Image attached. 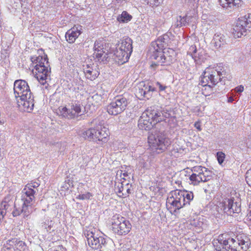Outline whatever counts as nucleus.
Wrapping results in <instances>:
<instances>
[{"instance_id": "obj_3", "label": "nucleus", "mask_w": 251, "mask_h": 251, "mask_svg": "<svg viewBox=\"0 0 251 251\" xmlns=\"http://www.w3.org/2000/svg\"><path fill=\"white\" fill-rule=\"evenodd\" d=\"M184 171L187 173L186 176L189 177L190 184L197 186L201 182H205L212 177V172L202 166H196L191 168H186Z\"/></svg>"}, {"instance_id": "obj_39", "label": "nucleus", "mask_w": 251, "mask_h": 251, "mask_svg": "<svg viewBox=\"0 0 251 251\" xmlns=\"http://www.w3.org/2000/svg\"><path fill=\"white\" fill-rule=\"evenodd\" d=\"M17 247L16 250H19L20 251H25L26 248V245L24 242L20 240V239L18 238L17 242Z\"/></svg>"}, {"instance_id": "obj_34", "label": "nucleus", "mask_w": 251, "mask_h": 251, "mask_svg": "<svg viewBox=\"0 0 251 251\" xmlns=\"http://www.w3.org/2000/svg\"><path fill=\"white\" fill-rule=\"evenodd\" d=\"M95 55L96 58L100 61L104 62L108 61V54L107 52H105V50H103L102 51H100V52H96Z\"/></svg>"}, {"instance_id": "obj_43", "label": "nucleus", "mask_w": 251, "mask_h": 251, "mask_svg": "<svg viewBox=\"0 0 251 251\" xmlns=\"http://www.w3.org/2000/svg\"><path fill=\"white\" fill-rule=\"evenodd\" d=\"M40 186V184L37 182H31L30 183L27 184L25 187H29V188L33 189L36 190V193L38 192L37 188Z\"/></svg>"}, {"instance_id": "obj_33", "label": "nucleus", "mask_w": 251, "mask_h": 251, "mask_svg": "<svg viewBox=\"0 0 251 251\" xmlns=\"http://www.w3.org/2000/svg\"><path fill=\"white\" fill-rule=\"evenodd\" d=\"M131 19V15L125 11H123L122 14L117 17V20L120 23H127L130 21Z\"/></svg>"}, {"instance_id": "obj_46", "label": "nucleus", "mask_w": 251, "mask_h": 251, "mask_svg": "<svg viewBox=\"0 0 251 251\" xmlns=\"http://www.w3.org/2000/svg\"><path fill=\"white\" fill-rule=\"evenodd\" d=\"M217 242L215 241L213 243V245L215 248V249L217 251H225V249L223 248L222 245L220 243V242L218 241V239L217 240Z\"/></svg>"}, {"instance_id": "obj_24", "label": "nucleus", "mask_w": 251, "mask_h": 251, "mask_svg": "<svg viewBox=\"0 0 251 251\" xmlns=\"http://www.w3.org/2000/svg\"><path fill=\"white\" fill-rule=\"evenodd\" d=\"M142 86V87L139 90V93L141 96H143L148 100L151 97L152 92L156 91V87H153L149 83L145 84L144 83V84Z\"/></svg>"}, {"instance_id": "obj_53", "label": "nucleus", "mask_w": 251, "mask_h": 251, "mask_svg": "<svg viewBox=\"0 0 251 251\" xmlns=\"http://www.w3.org/2000/svg\"><path fill=\"white\" fill-rule=\"evenodd\" d=\"M127 0H114L117 3H122L123 2H126Z\"/></svg>"}, {"instance_id": "obj_41", "label": "nucleus", "mask_w": 251, "mask_h": 251, "mask_svg": "<svg viewBox=\"0 0 251 251\" xmlns=\"http://www.w3.org/2000/svg\"><path fill=\"white\" fill-rule=\"evenodd\" d=\"M42 227L46 229L47 231H49L52 227V221H46V222L42 223Z\"/></svg>"}, {"instance_id": "obj_25", "label": "nucleus", "mask_w": 251, "mask_h": 251, "mask_svg": "<svg viewBox=\"0 0 251 251\" xmlns=\"http://www.w3.org/2000/svg\"><path fill=\"white\" fill-rule=\"evenodd\" d=\"M130 96L128 93L116 96L114 99L124 111L128 104L130 102Z\"/></svg>"}, {"instance_id": "obj_20", "label": "nucleus", "mask_w": 251, "mask_h": 251, "mask_svg": "<svg viewBox=\"0 0 251 251\" xmlns=\"http://www.w3.org/2000/svg\"><path fill=\"white\" fill-rule=\"evenodd\" d=\"M166 206L169 209L171 210V211H173L175 212L177 210H179L181 208V205L177 201V197L176 195H174L173 191H171L169 196L167 199Z\"/></svg>"}, {"instance_id": "obj_23", "label": "nucleus", "mask_w": 251, "mask_h": 251, "mask_svg": "<svg viewBox=\"0 0 251 251\" xmlns=\"http://www.w3.org/2000/svg\"><path fill=\"white\" fill-rule=\"evenodd\" d=\"M213 43L217 49L224 50L227 46L226 37L223 34H215L213 38Z\"/></svg>"}, {"instance_id": "obj_57", "label": "nucleus", "mask_w": 251, "mask_h": 251, "mask_svg": "<svg viewBox=\"0 0 251 251\" xmlns=\"http://www.w3.org/2000/svg\"><path fill=\"white\" fill-rule=\"evenodd\" d=\"M1 22L0 20V30H1Z\"/></svg>"}, {"instance_id": "obj_6", "label": "nucleus", "mask_w": 251, "mask_h": 251, "mask_svg": "<svg viewBox=\"0 0 251 251\" xmlns=\"http://www.w3.org/2000/svg\"><path fill=\"white\" fill-rule=\"evenodd\" d=\"M30 60L33 64H35L34 69L36 70V77L41 84H45L50 73V68L47 55L45 54L44 57L32 56Z\"/></svg>"}, {"instance_id": "obj_1", "label": "nucleus", "mask_w": 251, "mask_h": 251, "mask_svg": "<svg viewBox=\"0 0 251 251\" xmlns=\"http://www.w3.org/2000/svg\"><path fill=\"white\" fill-rule=\"evenodd\" d=\"M169 40V36L164 34L151 43L150 50L151 54V58L156 61L151 65V67L160 65H169L175 60L174 56L176 52L174 50L169 49L167 52L163 51V48L168 44Z\"/></svg>"}, {"instance_id": "obj_47", "label": "nucleus", "mask_w": 251, "mask_h": 251, "mask_svg": "<svg viewBox=\"0 0 251 251\" xmlns=\"http://www.w3.org/2000/svg\"><path fill=\"white\" fill-rule=\"evenodd\" d=\"M246 180L249 186L251 187V168L246 174Z\"/></svg>"}, {"instance_id": "obj_38", "label": "nucleus", "mask_w": 251, "mask_h": 251, "mask_svg": "<svg viewBox=\"0 0 251 251\" xmlns=\"http://www.w3.org/2000/svg\"><path fill=\"white\" fill-rule=\"evenodd\" d=\"M154 87L156 88V91L159 92L165 91V90L167 88V86L165 84H163L160 82L156 81L154 82Z\"/></svg>"}, {"instance_id": "obj_9", "label": "nucleus", "mask_w": 251, "mask_h": 251, "mask_svg": "<svg viewBox=\"0 0 251 251\" xmlns=\"http://www.w3.org/2000/svg\"><path fill=\"white\" fill-rule=\"evenodd\" d=\"M216 209L219 213L233 216L234 214L241 212V202L239 200L234 201L233 199H226L217 205Z\"/></svg>"}, {"instance_id": "obj_42", "label": "nucleus", "mask_w": 251, "mask_h": 251, "mask_svg": "<svg viewBox=\"0 0 251 251\" xmlns=\"http://www.w3.org/2000/svg\"><path fill=\"white\" fill-rule=\"evenodd\" d=\"M217 157L219 163L221 165L225 158V154L221 151H219L217 153Z\"/></svg>"}, {"instance_id": "obj_7", "label": "nucleus", "mask_w": 251, "mask_h": 251, "mask_svg": "<svg viewBox=\"0 0 251 251\" xmlns=\"http://www.w3.org/2000/svg\"><path fill=\"white\" fill-rule=\"evenodd\" d=\"M93 230H86L84 232V235L87 238L88 244L92 249L100 251H108L112 245L111 240L108 238H105L103 236L96 235Z\"/></svg>"}, {"instance_id": "obj_36", "label": "nucleus", "mask_w": 251, "mask_h": 251, "mask_svg": "<svg viewBox=\"0 0 251 251\" xmlns=\"http://www.w3.org/2000/svg\"><path fill=\"white\" fill-rule=\"evenodd\" d=\"M182 194H184V198L188 204H190V201L193 199L194 195L192 192L187 191H182Z\"/></svg>"}, {"instance_id": "obj_55", "label": "nucleus", "mask_w": 251, "mask_h": 251, "mask_svg": "<svg viewBox=\"0 0 251 251\" xmlns=\"http://www.w3.org/2000/svg\"><path fill=\"white\" fill-rule=\"evenodd\" d=\"M192 1H197V2H198L199 1V0H188V3H191L192 2Z\"/></svg>"}, {"instance_id": "obj_2", "label": "nucleus", "mask_w": 251, "mask_h": 251, "mask_svg": "<svg viewBox=\"0 0 251 251\" xmlns=\"http://www.w3.org/2000/svg\"><path fill=\"white\" fill-rule=\"evenodd\" d=\"M14 91L15 97L20 98V99L17 100L19 106L22 105L24 110L28 112L32 110L34 100L27 82L22 79L15 80L14 83Z\"/></svg>"}, {"instance_id": "obj_4", "label": "nucleus", "mask_w": 251, "mask_h": 251, "mask_svg": "<svg viewBox=\"0 0 251 251\" xmlns=\"http://www.w3.org/2000/svg\"><path fill=\"white\" fill-rule=\"evenodd\" d=\"M223 235L218 237V241L226 251H246L250 244L249 238L244 234L238 235L236 239L224 240Z\"/></svg>"}, {"instance_id": "obj_15", "label": "nucleus", "mask_w": 251, "mask_h": 251, "mask_svg": "<svg viewBox=\"0 0 251 251\" xmlns=\"http://www.w3.org/2000/svg\"><path fill=\"white\" fill-rule=\"evenodd\" d=\"M188 54L192 57L197 64H201L205 61V57L202 50L201 49L198 50L196 45H192L190 47Z\"/></svg>"}, {"instance_id": "obj_40", "label": "nucleus", "mask_w": 251, "mask_h": 251, "mask_svg": "<svg viewBox=\"0 0 251 251\" xmlns=\"http://www.w3.org/2000/svg\"><path fill=\"white\" fill-rule=\"evenodd\" d=\"M92 196L93 195L92 193L90 192H87L85 194H79L76 197V199L81 200H89Z\"/></svg>"}, {"instance_id": "obj_52", "label": "nucleus", "mask_w": 251, "mask_h": 251, "mask_svg": "<svg viewBox=\"0 0 251 251\" xmlns=\"http://www.w3.org/2000/svg\"><path fill=\"white\" fill-rule=\"evenodd\" d=\"M194 126L199 130V131H201V124H200V123L199 122H197L195 123L194 124Z\"/></svg>"}, {"instance_id": "obj_58", "label": "nucleus", "mask_w": 251, "mask_h": 251, "mask_svg": "<svg viewBox=\"0 0 251 251\" xmlns=\"http://www.w3.org/2000/svg\"><path fill=\"white\" fill-rule=\"evenodd\" d=\"M20 0L21 1H25V0Z\"/></svg>"}, {"instance_id": "obj_26", "label": "nucleus", "mask_w": 251, "mask_h": 251, "mask_svg": "<svg viewBox=\"0 0 251 251\" xmlns=\"http://www.w3.org/2000/svg\"><path fill=\"white\" fill-rule=\"evenodd\" d=\"M211 72V69H206L203 72V76L201 77L200 84H201L202 86H208L211 87V86L209 84V83H211L213 85V76H212L213 75Z\"/></svg>"}, {"instance_id": "obj_11", "label": "nucleus", "mask_w": 251, "mask_h": 251, "mask_svg": "<svg viewBox=\"0 0 251 251\" xmlns=\"http://www.w3.org/2000/svg\"><path fill=\"white\" fill-rule=\"evenodd\" d=\"M251 29V14L239 18L233 28V34L235 38H241L245 36L247 31Z\"/></svg>"}, {"instance_id": "obj_17", "label": "nucleus", "mask_w": 251, "mask_h": 251, "mask_svg": "<svg viewBox=\"0 0 251 251\" xmlns=\"http://www.w3.org/2000/svg\"><path fill=\"white\" fill-rule=\"evenodd\" d=\"M32 212V207L29 206L25 205V203H23L21 206H18L16 203L14 204V209L12 211V215L14 217L19 216L23 214L24 217L29 216Z\"/></svg>"}, {"instance_id": "obj_30", "label": "nucleus", "mask_w": 251, "mask_h": 251, "mask_svg": "<svg viewBox=\"0 0 251 251\" xmlns=\"http://www.w3.org/2000/svg\"><path fill=\"white\" fill-rule=\"evenodd\" d=\"M211 73L213 75V85H215L219 81H221L226 75V72L222 69L219 71L218 69H211Z\"/></svg>"}, {"instance_id": "obj_22", "label": "nucleus", "mask_w": 251, "mask_h": 251, "mask_svg": "<svg viewBox=\"0 0 251 251\" xmlns=\"http://www.w3.org/2000/svg\"><path fill=\"white\" fill-rule=\"evenodd\" d=\"M152 109V113L151 115L152 118V116H155L156 118V122L159 123L163 121H166L167 119L171 117V114L169 111L167 110H159L156 109L154 107H151Z\"/></svg>"}, {"instance_id": "obj_18", "label": "nucleus", "mask_w": 251, "mask_h": 251, "mask_svg": "<svg viewBox=\"0 0 251 251\" xmlns=\"http://www.w3.org/2000/svg\"><path fill=\"white\" fill-rule=\"evenodd\" d=\"M83 72L86 77L91 80H95L100 75L97 66L94 64H87L85 67L84 66Z\"/></svg>"}, {"instance_id": "obj_13", "label": "nucleus", "mask_w": 251, "mask_h": 251, "mask_svg": "<svg viewBox=\"0 0 251 251\" xmlns=\"http://www.w3.org/2000/svg\"><path fill=\"white\" fill-rule=\"evenodd\" d=\"M82 108L83 105L79 102L75 101L72 103L71 108L68 109L67 107H64L60 110V112L63 116L72 119L79 115H81V112Z\"/></svg>"}, {"instance_id": "obj_14", "label": "nucleus", "mask_w": 251, "mask_h": 251, "mask_svg": "<svg viewBox=\"0 0 251 251\" xmlns=\"http://www.w3.org/2000/svg\"><path fill=\"white\" fill-rule=\"evenodd\" d=\"M36 194V190L25 187L23 189L21 192V201L23 203H25V205L31 207L35 201V195Z\"/></svg>"}, {"instance_id": "obj_27", "label": "nucleus", "mask_w": 251, "mask_h": 251, "mask_svg": "<svg viewBox=\"0 0 251 251\" xmlns=\"http://www.w3.org/2000/svg\"><path fill=\"white\" fill-rule=\"evenodd\" d=\"M107 111L110 115H117L124 110L114 99L113 101L107 105Z\"/></svg>"}, {"instance_id": "obj_37", "label": "nucleus", "mask_w": 251, "mask_h": 251, "mask_svg": "<svg viewBox=\"0 0 251 251\" xmlns=\"http://www.w3.org/2000/svg\"><path fill=\"white\" fill-rule=\"evenodd\" d=\"M94 55L96 54V52H100L104 50L103 45L101 41H96L94 44Z\"/></svg>"}, {"instance_id": "obj_12", "label": "nucleus", "mask_w": 251, "mask_h": 251, "mask_svg": "<svg viewBox=\"0 0 251 251\" xmlns=\"http://www.w3.org/2000/svg\"><path fill=\"white\" fill-rule=\"evenodd\" d=\"M152 109L151 107L148 108L145 112H144L142 116L140 117L138 121V127L140 129L145 130H150L154 125L157 123L156 122L155 119L156 118L155 116L153 117H150L152 113Z\"/></svg>"}, {"instance_id": "obj_5", "label": "nucleus", "mask_w": 251, "mask_h": 251, "mask_svg": "<svg viewBox=\"0 0 251 251\" xmlns=\"http://www.w3.org/2000/svg\"><path fill=\"white\" fill-rule=\"evenodd\" d=\"M148 143L152 151L159 153L164 151L171 145V142L164 131L155 129L149 135Z\"/></svg>"}, {"instance_id": "obj_48", "label": "nucleus", "mask_w": 251, "mask_h": 251, "mask_svg": "<svg viewBox=\"0 0 251 251\" xmlns=\"http://www.w3.org/2000/svg\"><path fill=\"white\" fill-rule=\"evenodd\" d=\"M246 219L248 221L251 222V202L249 205V212L247 215Z\"/></svg>"}, {"instance_id": "obj_28", "label": "nucleus", "mask_w": 251, "mask_h": 251, "mask_svg": "<svg viewBox=\"0 0 251 251\" xmlns=\"http://www.w3.org/2000/svg\"><path fill=\"white\" fill-rule=\"evenodd\" d=\"M220 4L226 9L238 7L241 5V0H219Z\"/></svg>"}, {"instance_id": "obj_51", "label": "nucleus", "mask_w": 251, "mask_h": 251, "mask_svg": "<svg viewBox=\"0 0 251 251\" xmlns=\"http://www.w3.org/2000/svg\"><path fill=\"white\" fill-rule=\"evenodd\" d=\"M186 204H187V203L185 201V199L184 197H182V198H181V200H180V205H181V208Z\"/></svg>"}, {"instance_id": "obj_32", "label": "nucleus", "mask_w": 251, "mask_h": 251, "mask_svg": "<svg viewBox=\"0 0 251 251\" xmlns=\"http://www.w3.org/2000/svg\"><path fill=\"white\" fill-rule=\"evenodd\" d=\"M190 17H188L187 15L182 17L179 16L176 18V21L175 24L176 27L186 26L189 22Z\"/></svg>"}, {"instance_id": "obj_10", "label": "nucleus", "mask_w": 251, "mask_h": 251, "mask_svg": "<svg viewBox=\"0 0 251 251\" xmlns=\"http://www.w3.org/2000/svg\"><path fill=\"white\" fill-rule=\"evenodd\" d=\"M112 227L115 233L119 235H125L130 231L131 225L126 218L116 214L112 218Z\"/></svg>"}, {"instance_id": "obj_50", "label": "nucleus", "mask_w": 251, "mask_h": 251, "mask_svg": "<svg viewBox=\"0 0 251 251\" xmlns=\"http://www.w3.org/2000/svg\"><path fill=\"white\" fill-rule=\"evenodd\" d=\"M6 213V211H4V210H3L1 207H0V221L3 218Z\"/></svg>"}, {"instance_id": "obj_21", "label": "nucleus", "mask_w": 251, "mask_h": 251, "mask_svg": "<svg viewBox=\"0 0 251 251\" xmlns=\"http://www.w3.org/2000/svg\"><path fill=\"white\" fill-rule=\"evenodd\" d=\"M130 186L129 183L124 184V181L122 182H116L115 184V190L119 194L120 197H126L130 194Z\"/></svg>"}, {"instance_id": "obj_44", "label": "nucleus", "mask_w": 251, "mask_h": 251, "mask_svg": "<svg viewBox=\"0 0 251 251\" xmlns=\"http://www.w3.org/2000/svg\"><path fill=\"white\" fill-rule=\"evenodd\" d=\"M174 195H176V197H177V201L180 203V200L181 198L184 196V194H182L183 192H182L181 190H175L174 191H172Z\"/></svg>"}, {"instance_id": "obj_31", "label": "nucleus", "mask_w": 251, "mask_h": 251, "mask_svg": "<svg viewBox=\"0 0 251 251\" xmlns=\"http://www.w3.org/2000/svg\"><path fill=\"white\" fill-rule=\"evenodd\" d=\"M17 238H13L8 240L6 243L3 245V250L4 251H15L17 247Z\"/></svg>"}, {"instance_id": "obj_8", "label": "nucleus", "mask_w": 251, "mask_h": 251, "mask_svg": "<svg viewBox=\"0 0 251 251\" xmlns=\"http://www.w3.org/2000/svg\"><path fill=\"white\" fill-rule=\"evenodd\" d=\"M81 135L85 139L98 144L100 142L102 143H106L108 140V131L105 127L102 126L100 122L94 127L83 131Z\"/></svg>"}, {"instance_id": "obj_54", "label": "nucleus", "mask_w": 251, "mask_h": 251, "mask_svg": "<svg viewBox=\"0 0 251 251\" xmlns=\"http://www.w3.org/2000/svg\"><path fill=\"white\" fill-rule=\"evenodd\" d=\"M233 100V99L231 97H230L228 100V101L229 102H232Z\"/></svg>"}, {"instance_id": "obj_45", "label": "nucleus", "mask_w": 251, "mask_h": 251, "mask_svg": "<svg viewBox=\"0 0 251 251\" xmlns=\"http://www.w3.org/2000/svg\"><path fill=\"white\" fill-rule=\"evenodd\" d=\"M11 206V204L5 201H2L0 204V207L4 210V211H5L6 212L8 211V208Z\"/></svg>"}, {"instance_id": "obj_29", "label": "nucleus", "mask_w": 251, "mask_h": 251, "mask_svg": "<svg viewBox=\"0 0 251 251\" xmlns=\"http://www.w3.org/2000/svg\"><path fill=\"white\" fill-rule=\"evenodd\" d=\"M132 40L128 37H126L122 40L121 43L118 44V47L126 51L128 53V52H130L131 54L132 52Z\"/></svg>"}, {"instance_id": "obj_49", "label": "nucleus", "mask_w": 251, "mask_h": 251, "mask_svg": "<svg viewBox=\"0 0 251 251\" xmlns=\"http://www.w3.org/2000/svg\"><path fill=\"white\" fill-rule=\"evenodd\" d=\"M243 91H244V86L242 85L238 86L235 88V91L238 93H240L242 92Z\"/></svg>"}, {"instance_id": "obj_16", "label": "nucleus", "mask_w": 251, "mask_h": 251, "mask_svg": "<svg viewBox=\"0 0 251 251\" xmlns=\"http://www.w3.org/2000/svg\"><path fill=\"white\" fill-rule=\"evenodd\" d=\"M82 29V26L80 25L74 26L66 33L65 37L67 41L69 43H74L76 39L81 33Z\"/></svg>"}, {"instance_id": "obj_56", "label": "nucleus", "mask_w": 251, "mask_h": 251, "mask_svg": "<svg viewBox=\"0 0 251 251\" xmlns=\"http://www.w3.org/2000/svg\"><path fill=\"white\" fill-rule=\"evenodd\" d=\"M4 123V121L3 119H0V124H3Z\"/></svg>"}, {"instance_id": "obj_19", "label": "nucleus", "mask_w": 251, "mask_h": 251, "mask_svg": "<svg viewBox=\"0 0 251 251\" xmlns=\"http://www.w3.org/2000/svg\"><path fill=\"white\" fill-rule=\"evenodd\" d=\"M130 55V52L128 53L118 47H117L114 53L115 61L122 64L128 61Z\"/></svg>"}, {"instance_id": "obj_35", "label": "nucleus", "mask_w": 251, "mask_h": 251, "mask_svg": "<svg viewBox=\"0 0 251 251\" xmlns=\"http://www.w3.org/2000/svg\"><path fill=\"white\" fill-rule=\"evenodd\" d=\"M142 3L151 7L157 6L163 1V0H142Z\"/></svg>"}]
</instances>
